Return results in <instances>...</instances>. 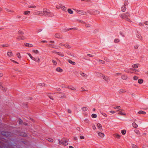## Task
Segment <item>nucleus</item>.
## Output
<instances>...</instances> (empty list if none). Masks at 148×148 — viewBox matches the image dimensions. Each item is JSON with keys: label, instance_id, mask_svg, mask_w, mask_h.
Here are the masks:
<instances>
[{"label": "nucleus", "instance_id": "obj_4", "mask_svg": "<svg viewBox=\"0 0 148 148\" xmlns=\"http://www.w3.org/2000/svg\"><path fill=\"white\" fill-rule=\"evenodd\" d=\"M56 8L58 10L61 9L62 10L64 11H66V8L61 4L57 5L56 6Z\"/></svg>", "mask_w": 148, "mask_h": 148}, {"label": "nucleus", "instance_id": "obj_62", "mask_svg": "<svg viewBox=\"0 0 148 148\" xmlns=\"http://www.w3.org/2000/svg\"><path fill=\"white\" fill-rule=\"evenodd\" d=\"M2 85V83L1 82H0V86H1Z\"/></svg>", "mask_w": 148, "mask_h": 148}, {"label": "nucleus", "instance_id": "obj_60", "mask_svg": "<svg viewBox=\"0 0 148 148\" xmlns=\"http://www.w3.org/2000/svg\"><path fill=\"white\" fill-rule=\"evenodd\" d=\"M36 7L34 6H31L30 8H35Z\"/></svg>", "mask_w": 148, "mask_h": 148}, {"label": "nucleus", "instance_id": "obj_63", "mask_svg": "<svg viewBox=\"0 0 148 148\" xmlns=\"http://www.w3.org/2000/svg\"><path fill=\"white\" fill-rule=\"evenodd\" d=\"M50 98L52 100H53V98H51V97H50Z\"/></svg>", "mask_w": 148, "mask_h": 148}, {"label": "nucleus", "instance_id": "obj_3", "mask_svg": "<svg viewBox=\"0 0 148 148\" xmlns=\"http://www.w3.org/2000/svg\"><path fill=\"white\" fill-rule=\"evenodd\" d=\"M27 54L32 60L37 62H40V59L38 56H37L36 58H34L33 57L30 53H27Z\"/></svg>", "mask_w": 148, "mask_h": 148}, {"label": "nucleus", "instance_id": "obj_36", "mask_svg": "<svg viewBox=\"0 0 148 148\" xmlns=\"http://www.w3.org/2000/svg\"><path fill=\"white\" fill-rule=\"evenodd\" d=\"M138 77L135 76L133 77V79L134 80H136L138 79Z\"/></svg>", "mask_w": 148, "mask_h": 148}, {"label": "nucleus", "instance_id": "obj_38", "mask_svg": "<svg viewBox=\"0 0 148 148\" xmlns=\"http://www.w3.org/2000/svg\"><path fill=\"white\" fill-rule=\"evenodd\" d=\"M17 57H18V58L20 59L21 58V55L20 53H17Z\"/></svg>", "mask_w": 148, "mask_h": 148}, {"label": "nucleus", "instance_id": "obj_56", "mask_svg": "<svg viewBox=\"0 0 148 148\" xmlns=\"http://www.w3.org/2000/svg\"><path fill=\"white\" fill-rule=\"evenodd\" d=\"M9 12H13V11L12 10H9L8 11Z\"/></svg>", "mask_w": 148, "mask_h": 148}, {"label": "nucleus", "instance_id": "obj_19", "mask_svg": "<svg viewBox=\"0 0 148 148\" xmlns=\"http://www.w3.org/2000/svg\"><path fill=\"white\" fill-rule=\"evenodd\" d=\"M129 2L128 0H124L123 2V5L127 6Z\"/></svg>", "mask_w": 148, "mask_h": 148}, {"label": "nucleus", "instance_id": "obj_22", "mask_svg": "<svg viewBox=\"0 0 148 148\" xmlns=\"http://www.w3.org/2000/svg\"><path fill=\"white\" fill-rule=\"evenodd\" d=\"M32 51L33 53L36 54H38L39 53V51L37 50L34 49L32 50Z\"/></svg>", "mask_w": 148, "mask_h": 148}, {"label": "nucleus", "instance_id": "obj_21", "mask_svg": "<svg viewBox=\"0 0 148 148\" xmlns=\"http://www.w3.org/2000/svg\"><path fill=\"white\" fill-rule=\"evenodd\" d=\"M68 12L70 14H72L73 13V12L72 10L71 9L69 8L67 10Z\"/></svg>", "mask_w": 148, "mask_h": 148}, {"label": "nucleus", "instance_id": "obj_37", "mask_svg": "<svg viewBox=\"0 0 148 148\" xmlns=\"http://www.w3.org/2000/svg\"><path fill=\"white\" fill-rule=\"evenodd\" d=\"M132 148H139L136 145L133 144L132 146Z\"/></svg>", "mask_w": 148, "mask_h": 148}, {"label": "nucleus", "instance_id": "obj_26", "mask_svg": "<svg viewBox=\"0 0 148 148\" xmlns=\"http://www.w3.org/2000/svg\"><path fill=\"white\" fill-rule=\"evenodd\" d=\"M132 125L134 128H136L138 126V125L135 122H134L132 123Z\"/></svg>", "mask_w": 148, "mask_h": 148}, {"label": "nucleus", "instance_id": "obj_9", "mask_svg": "<svg viewBox=\"0 0 148 148\" xmlns=\"http://www.w3.org/2000/svg\"><path fill=\"white\" fill-rule=\"evenodd\" d=\"M102 78L106 82H108L110 81V78L107 76L104 75Z\"/></svg>", "mask_w": 148, "mask_h": 148}, {"label": "nucleus", "instance_id": "obj_29", "mask_svg": "<svg viewBox=\"0 0 148 148\" xmlns=\"http://www.w3.org/2000/svg\"><path fill=\"white\" fill-rule=\"evenodd\" d=\"M121 132L123 135H125L126 133V130H121Z\"/></svg>", "mask_w": 148, "mask_h": 148}, {"label": "nucleus", "instance_id": "obj_7", "mask_svg": "<svg viewBox=\"0 0 148 148\" xmlns=\"http://www.w3.org/2000/svg\"><path fill=\"white\" fill-rule=\"evenodd\" d=\"M43 10V14H44L45 15H48L49 14L51 13L50 11L47 9H44Z\"/></svg>", "mask_w": 148, "mask_h": 148}, {"label": "nucleus", "instance_id": "obj_18", "mask_svg": "<svg viewBox=\"0 0 148 148\" xmlns=\"http://www.w3.org/2000/svg\"><path fill=\"white\" fill-rule=\"evenodd\" d=\"M126 6L124 5H123L121 8V11L123 12H125L126 9Z\"/></svg>", "mask_w": 148, "mask_h": 148}, {"label": "nucleus", "instance_id": "obj_54", "mask_svg": "<svg viewBox=\"0 0 148 148\" xmlns=\"http://www.w3.org/2000/svg\"><path fill=\"white\" fill-rule=\"evenodd\" d=\"M80 138L81 139H83L84 138V137L83 136H80Z\"/></svg>", "mask_w": 148, "mask_h": 148}, {"label": "nucleus", "instance_id": "obj_11", "mask_svg": "<svg viewBox=\"0 0 148 148\" xmlns=\"http://www.w3.org/2000/svg\"><path fill=\"white\" fill-rule=\"evenodd\" d=\"M113 136L114 138L117 139H120L121 137V135L117 133H115L114 134Z\"/></svg>", "mask_w": 148, "mask_h": 148}, {"label": "nucleus", "instance_id": "obj_33", "mask_svg": "<svg viewBox=\"0 0 148 148\" xmlns=\"http://www.w3.org/2000/svg\"><path fill=\"white\" fill-rule=\"evenodd\" d=\"M10 61L12 62H13L14 63H16V64H18V62H17L15 61L14 60H13V59H10Z\"/></svg>", "mask_w": 148, "mask_h": 148}, {"label": "nucleus", "instance_id": "obj_8", "mask_svg": "<svg viewBox=\"0 0 148 148\" xmlns=\"http://www.w3.org/2000/svg\"><path fill=\"white\" fill-rule=\"evenodd\" d=\"M56 71L57 72L61 73L63 72V70L61 67H57L56 69Z\"/></svg>", "mask_w": 148, "mask_h": 148}, {"label": "nucleus", "instance_id": "obj_25", "mask_svg": "<svg viewBox=\"0 0 148 148\" xmlns=\"http://www.w3.org/2000/svg\"><path fill=\"white\" fill-rule=\"evenodd\" d=\"M139 64H135L132 65V67L134 68H137Z\"/></svg>", "mask_w": 148, "mask_h": 148}, {"label": "nucleus", "instance_id": "obj_35", "mask_svg": "<svg viewBox=\"0 0 148 148\" xmlns=\"http://www.w3.org/2000/svg\"><path fill=\"white\" fill-rule=\"evenodd\" d=\"M69 62L71 63V64H75V62H73L71 60H69Z\"/></svg>", "mask_w": 148, "mask_h": 148}, {"label": "nucleus", "instance_id": "obj_53", "mask_svg": "<svg viewBox=\"0 0 148 148\" xmlns=\"http://www.w3.org/2000/svg\"><path fill=\"white\" fill-rule=\"evenodd\" d=\"M68 112L69 113H71V111L70 109H68Z\"/></svg>", "mask_w": 148, "mask_h": 148}, {"label": "nucleus", "instance_id": "obj_32", "mask_svg": "<svg viewBox=\"0 0 148 148\" xmlns=\"http://www.w3.org/2000/svg\"><path fill=\"white\" fill-rule=\"evenodd\" d=\"M82 109V110L84 111H87L88 110V108L86 107H83Z\"/></svg>", "mask_w": 148, "mask_h": 148}, {"label": "nucleus", "instance_id": "obj_20", "mask_svg": "<svg viewBox=\"0 0 148 148\" xmlns=\"http://www.w3.org/2000/svg\"><path fill=\"white\" fill-rule=\"evenodd\" d=\"M30 12L29 11H24L23 13V14L25 15H29L30 14Z\"/></svg>", "mask_w": 148, "mask_h": 148}, {"label": "nucleus", "instance_id": "obj_52", "mask_svg": "<svg viewBox=\"0 0 148 148\" xmlns=\"http://www.w3.org/2000/svg\"><path fill=\"white\" fill-rule=\"evenodd\" d=\"M110 113H112V114H114L115 113V111H113V110H112V111H111L110 112Z\"/></svg>", "mask_w": 148, "mask_h": 148}, {"label": "nucleus", "instance_id": "obj_30", "mask_svg": "<svg viewBox=\"0 0 148 148\" xmlns=\"http://www.w3.org/2000/svg\"><path fill=\"white\" fill-rule=\"evenodd\" d=\"M120 41V40L119 38H116L114 40V42L115 43H118Z\"/></svg>", "mask_w": 148, "mask_h": 148}, {"label": "nucleus", "instance_id": "obj_44", "mask_svg": "<svg viewBox=\"0 0 148 148\" xmlns=\"http://www.w3.org/2000/svg\"><path fill=\"white\" fill-rule=\"evenodd\" d=\"M80 74L82 76L84 77V76H85V74L84 73H83L81 72L80 73Z\"/></svg>", "mask_w": 148, "mask_h": 148}, {"label": "nucleus", "instance_id": "obj_17", "mask_svg": "<svg viewBox=\"0 0 148 148\" xmlns=\"http://www.w3.org/2000/svg\"><path fill=\"white\" fill-rule=\"evenodd\" d=\"M144 80L142 79H138V82L139 84H142L143 83Z\"/></svg>", "mask_w": 148, "mask_h": 148}, {"label": "nucleus", "instance_id": "obj_31", "mask_svg": "<svg viewBox=\"0 0 148 148\" xmlns=\"http://www.w3.org/2000/svg\"><path fill=\"white\" fill-rule=\"evenodd\" d=\"M47 140L48 141L50 142H53V139L51 138H48Z\"/></svg>", "mask_w": 148, "mask_h": 148}, {"label": "nucleus", "instance_id": "obj_58", "mask_svg": "<svg viewBox=\"0 0 148 148\" xmlns=\"http://www.w3.org/2000/svg\"><path fill=\"white\" fill-rule=\"evenodd\" d=\"M50 42L51 43H54V42L53 41H50Z\"/></svg>", "mask_w": 148, "mask_h": 148}, {"label": "nucleus", "instance_id": "obj_5", "mask_svg": "<svg viewBox=\"0 0 148 148\" xmlns=\"http://www.w3.org/2000/svg\"><path fill=\"white\" fill-rule=\"evenodd\" d=\"M26 38V37L24 36H18L16 37V39L19 41L24 40Z\"/></svg>", "mask_w": 148, "mask_h": 148}, {"label": "nucleus", "instance_id": "obj_10", "mask_svg": "<svg viewBox=\"0 0 148 148\" xmlns=\"http://www.w3.org/2000/svg\"><path fill=\"white\" fill-rule=\"evenodd\" d=\"M97 126L98 129L99 130H102L103 127L101 124L100 123H98L97 124Z\"/></svg>", "mask_w": 148, "mask_h": 148}, {"label": "nucleus", "instance_id": "obj_40", "mask_svg": "<svg viewBox=\"0 0 148 148\" xmlns=\"http://www.w3.org/2000/svg\"><path fill=\"white\" fill-rule=\"evenodd\" d=\"M70 89L71 90L74 91L76 90V88L73 87L70 88Z\"/></svg>", "mask_w": 148, "mask_h": 148}, {"label": "nucleus", "instance_id": "obj_6", "mask_svg": "<svg viewBox=\"0 0 148 148\" xmlns=\"http://www.w3.org/2000/svg\"><path fill=\"white\" fill-rule=\"evenodd\" d=\"M97 133L98 136L101 138H103L105 137L104 134L102 132H98Z\"/></svg>", "mask_w": 148, "mask_h": 148}, {"label": "nucleus", "instance_id": "obj_16", "mask_svg": "<svg viewBox=\"0 0 148 148\" xmlns=\"http://www.w3.org/2000/svg\"><path fill=\"white\" fill-rule=\"evenodd\" d=\"M119 115H126V113L123 110H120L119 112Z\"/></svg>", "mask_w": 148, "mask_h": 148}, {"label": "nucleus", "instance_id": "obj_12", "mask_svg": "<svg viewBox=\"0 0 148 148\" xmlns=\"http://www.w3.org/2000/svg\"><path fill=\"white\" fill-rule=\"evenodd\" d=\"M24 44L25 46L29 47H33V46L32 44L28 43H25Z\"/></svg>", "mask_w": 148, "mask_h": 148}, {"label": "nucleus", "instance_id": "obj_64", "mask_svg": "<svg viewBox=\"0 0 148 148\" xmlns=\"http://www.w3.org/2000/svg\"><path fill=\"white\" fill-rule=\"evenodd\" d=\"M100 61H101V62L103 63V62H104V61H102V60H100Z\"/></svg>", "mask_w": 148, "mask_h": 148}, {"label": "nucleus", "instance_id": "obj_49", "mask_svg": "<svg viewBox=\"0 0 148 148\" xmlns=\"http://www.w3.org/2000/svg\"><path fill=\"white\" fill-rule=\"evenodd\" d=\"M65 47H66L68 48H71V46L70 45H66Z\"/></svg>", "mask_w": 148, "mask_h": 148}, {"label": "nucleus", "instance_id": "obj_39", "mask_svg": "<svg viewBox=\"0 0 148 148\" xmlns=\"http://www.w3.org/2000/svg\"><path fill=\"white\" fill-rule=\"evenodd\" d=\"M86 26L87 27H89L91 26V25L90 23H87L86 25Z\"/></svg>", "mask_w": 148, "mask_h": 148}, {"label": "nucleus", "instance_id": "obj_27", "mask_svg": "<svg viewBox=\"0 0 148 148\" xmlns=\"http://www.w3.org/2000/svg\"><path fill=\"white\" fill-rule=\"evenodd\" d=\"M91 117L92 118H96L97 117V116L96 114H92L91 115Z\"/></svg>", "mask_w": 148, "mask_h": 148}, {"label": "nucleus", "instance_id": "obj_47", "mask_svg": "<svg viewBox=\"0 0 148 148\" xmlns=\"http://www.w3.org/2000/svg\"><path fill=\"white\" fill-rule=\"evenodd\" d=\"M92 128L94 130H95L96 129V127L95 126V125H93L92 126Z\"/></svg>", "mask_w": 148, "mask_h": 148}, {"label": "nucleus", "instance_id": "obj_1", "mask_svg": "<svg viewBox=\"0 0 148 148\" xmlns=\"http://www.w3.org/2000/svg\"><path fill=\"white\" fill-rule=\"evenodd\" d=\"M121 17L123 18H124L125 20L130 23L132 22V19L131 17V14L128 13L121 14Z\"/></svg>", "mask_w": 148, "mask_h": 148}, {"label": "nucleus", "instance_id": "obj_43", "mask_svg": "<svg viewBox=\"0 0 148 148\" xmlns=\"http://www.w3.org/2000/svg\"><path fill=\"white\" fill-rule=\"evenodd\" d=\"M142 148H148V145H144L142 147Z\"/></svg>", "mask_w": 148, "mask_h": 148}, {"label": "nucleus", "instance_id": "obj_13", "mask_svg": "<svg viewBox=\"0 0 148 148\" xmlns=\"http://www.w3.org/2000/svg\"><path fill=\"white\" fill-rule=\"evenodd\" d=\"M138 114H139L145 115L146 114V112L144 111L140 110L138 112Z\"/></svg>", "mask_w": 148, "mask_h": 148}, {"label": "nucleus", "instance_id": "obj_41", "mask_svg": "<svg viewBox=\"0 0 148 148\" xmlns=\"http://www.w3.org/2000/svg\"><path fill=\"white\" fill-rule=\"evenodd\" d=\"M58 55L60 56L61 57H63L64 56V54H63V53H58Z\"/></svg>", "mask_w": 148, "mask_h": 148}, {"label": "nucleus", "instance_id": "obj_61", "mask_svg": "<svg viewBox=\"0 0 148 148\" xmlns=\"http://www.w3.org/2000/svg\"><path fill=\"white\" fill-rule=\"evenodd\" d=\"M58 34H56V35H55V36L56 37H58Z\"/></svg>", "mask_w": 148, "mask_h": 148}, {"label": "nucleus", "instance_id": "obj_42", "mask_svg": "<svg viewBox=\"0 0 148 148\" xmlns=\"http://www.w3.org/2000/svg\"><path fill=\"white\" fill-rule=\"evenodd\" d=\"M18 33L19 34L21 35H23L24 34L23 32L21 31H19L18 32Z\"/></svg>", "mask_w": 148, "mask_h": 148}, {"label": "nucleus", "instance_id": "obj_50", "mask_svg": "<svg viewBox=\"0 0 148 148\" xmlns=\"http://www.w3.org/2000/svg\"><path fill=\"white\" fill-rule=\"evenodd\" d=\"M8 46V45H2L3 47H5Z\"/></svg>", "mask_w": 148, "mask_h": 148}, {"label": "nucleus", "instance_id": "obj_14", "mask_svg": "<svg viewBox=\"0 0 148 148\" xmlns=\"http://www.w3.org/2000/svg\"><path fill=\"white\" fill-rule=\"evenodd\" d=\"M36 14L40 16H44L45 15V14H43V11H39L37 12H36Z\"/></svg>", "mask_w": 148, "mask_h": 148}, {"label": "nucleus", "instance_id": "obj_45", "mask_svg": "<svg viewBox=\"0 0 148 148\" xmlns=\"http://www.w3.org/2000/svg\"><path fill=\"white\" fill-rule=\"evenodd\" d=\"M66 95H63L61 96L60 98L61 99H65V98H66Z\"/></svg>", "mask_w": 148, "mask_h": 148}, {"label": "nucleus", "instance_id": "obj_48", "mask_svg": "<svg viewBox=\"0 0 148 148\" xmlns=\"http://www.w3.org/2000/svg\"><path fill=\"white\" fill-rule=\"evenodd\" d=\"M122 78L123 79H126L127 78V77L126 76H122Z\"/></svg>", "mask_w": 148, "mask_h": 148}, {"label": "nucleus", "instance_id": "obj_46", "mask_svg": "<svg viewBox=\"0 0 148 148\" xmlns=\"http://www.w3.org/2000/svg\"><path fill=\"white\" fill-rule=\"evenodd\" d=\"M144 23L145 25H148V21H145L144 22Z\"/></svg>", "mask_w": 148, "mask_h": 148}, {"label": "nucleus", "instance_id": "obj_51", "mask_svg": "<svg viewBox=\"0 0 148 148\" xmlns=\"http://www.w3.org/2000/svg\"><path fill=\"white\" fill-rule=\"evenodd\" d=\"M3 76V74L2 73H0V78L2 77Z\"/></svg>", "mask_w": 148, "mask_h": 148}, {"label": "nucleus", "instance_id": "obj_15", "mask_svg": "<svg viewBox=\"0 0 148 148\" xmlns=\"http://www.w3.org/2000/svg\"><path fill=\"white\" fill-rule=\"evenodd\" d=\"M7 55L9 57H11L13 55L12 52L11 51L8 52Z\"/></svg>", "mask_w": 148, "mask_h": 148}, {"label": "nucleus", "instance_id": "obj_24", "mask_svg": "<svg viewBox=\"0 0 148 148\" xmlns=\"http://www.w3.org/2000/svg\"><path fill=\"white\" fill-rule=\"evenodd\" d=\"M126 92V91L123 89H121L119 90V92L120 93H124Z\"/></svg>", "mask_w": 148, "mask_h": 148}, {"label": "nucleus", "instance_id": "obj_59", "mask_svg": "<svg viewBox=\"0 0 148 148\" xmlns=\"http://www.w3.org/2000/svg\"><path fill=\"white\" fill-rule=\"evenodd\" d=\"M2 10V8L0 7V12Z\"/></svg>", "mask_w": 148, "mask_h": 148}, {"label": "nucleus", "instance_id": "obj_28", "mask_svg": "<svg viewBox=\"0 0 148 148\" xmlns=\"http://www.w3.org/2000/svg\"><path fill=\"white\" fill-rule=\"evenodd\" d=\"M97 75L98 77H102L103 78L104 76V75L101 73H98Z\"/></svg>", "mask_w": 148, "mask_h": 148}, {"label": "nucleus", "instance_id": "obj_55", "mask_svg": "<svg viewBox=\"0 0 148 148\" xmlns=\"http://www.w3.org/2000/svg\"><path fill=\"white\" fill-rule=\"evenodd\" d=\"M41 42L42 43H45V42H47L45 40H42L41 41Z\"/></svg>", "mask_w": 148, "mask_h": 148}, {"label": "nucleus", "instance_id": "obj_23", "mask_svg": "<svg viewBox=\"0 0 148 148\" xmlns=\"http://www.w3.org/2000/svg\"><path fill=\"white\" fill-rule=\"evenodd\" d=\"M52 62L53 65L55 66H56L57 64V61L54 60H52Z\"/></svg>", "mask_w": 148, "mask_h": 148}, {"label": "nucleus", "instance_id": "obj_2", "mask_svg": "<svg viewBox=\"0 0 148 148\" xmlns=\"http://www.w3.org/2000/svg\"><path fill=\"white\" fill-rule=\"evenodd\" d=\"M69 140L68 139L63 138L58 140V143L60 145H67L68 144V142Z\"/></svg>", "mask_w": 148, "mask_h": 148}, {"label": "nucleus", "instance_id": "obj_34", "mask_svg": "<svg viewBox=\"0 0 148 148\" xmlns=\"http://www.w3.org/2000/svg\"><path fill=\"white\" fill-rule=\"evenodd\" d=\"M120 108V106H116V107H114V109H115L117 110H119Z\"/></svg>", "mask_w": 148, "mask_h": 148}, {"label": "nucleus", "instance_id": "obj_57", "mask_svg": "<svg viewBox=\"0 0 148 148\" xmlns=\"http://www.w3.org/2000/svg\"><path fill=\"white\" fill-rule=\"evenodd\" d=\"M69 148H74L73 147V146H70L69 147Z\"/></svg>", "mask_w": 148, "mask_h": 148}]
</instances>
